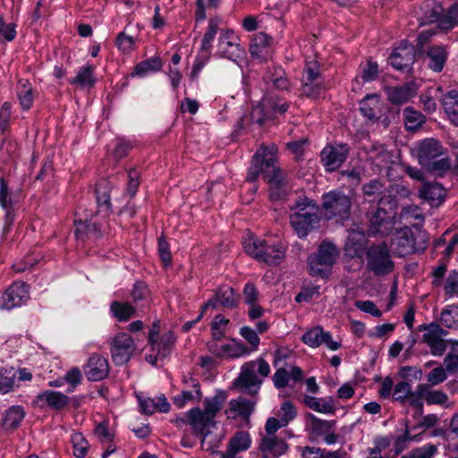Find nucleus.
I'll use <instances>...</instances> for the list:
<instances>
[{
    "instance_id": "nucleus-8",
    "label": "nucleus",
    "mask_w": 458,
    "mask_h": 458,
    "mask_svg": "<svg viewBox=\"0 0 458 458\" xmlns=\"http://www.w3.org/2000/svg\"><path fill=\"white\" fill-rule=\"evenodd\" d=\"M227 399V393L224 390H217L216 394L211 397H206L203 404L204 409L199 407L191 409L192 416H199L206 437L210 434V428L216 426L215 418L223 408Z\"/></svg>"
},
{
    "instance_id": "nucleus-42",
    "label": "nucleus",
    "mask_w": 458,
    "mask_h": 458,
    "mask_svg": "<svg viewBox=\"0 0 458 458\" xmlns=\"http://www.w3.org/2000/svg\"><path fill=\"white\" fill-rule=\"evenodd\" d=\"M404 123L410 131H417L426 122V117L412 107H406L403 110Z\"/></svg>"
},
{
    "instance_id": "nucleus-46",
    "label": "nucleus",
    "mask_w": 458,
    "mask_h": 458,
    "mask_svg": "<svg viewBox=\"0 0 458 458\" xmlns=\"http://www.w3.org/2000/svg\"><path fill=\"white\" fill-rule=\"evenodd\" d=\"M263 104L267 110V115L275 119L278 114H284L289 107V104L282 99L267 98L263 99Z\"/></svg>"
},
{
    "instance_id": "nucleus-59",
    "label": "nucleus",
    "mask_w": 458,
    "mask_h": 458,
    "mask_svg": "<svg viewBox=\"0 0 458 458\" xmlns=\"http://www.w3.org/2000/svg\"><path fill=\"white\" fill-rule=\"evenodd\" d=\"M115 44L121 52L128 54L135 48V38L122 31L117 35Z\"/></svg>"
},
{
    "instance_id": "nucleus-39",
    "label": "nucleus",
    "mask_w": 458,
    "mask_h": 458,
    "mask_svg": "<svg viewBox=\"0 0 458 458\" xmlns=\"http://www.w3.org/2000/svg\"><path fill=\"white\" fill-rule=\"evenodd\" d=\"M17 96L24 110H29L34 101L32 86L27 80H20L17 85Z\"/></svg>"
},
{
    "instance_id": "nucleus-30",
    "label": "nucleus",
    "mask_w": 458,
    "mask_h": 458,
    "mask_svg": "<svg viewBox=\"0 0 458 458\" xmlns=\"http://www.w3.org/2000/svg\"><path fill=\"white\" fill-rule=\"evenodd\" d=\"M182 382L184 384L191 383V386L195 389L194 394L191 391H182V393L173 398V403L179 408H182L188 402L192 400L199 401L202 397V393L200 391L199 382L196 378H186L183 377Z\"/></svg>"
},
{
    "instance_id": "nucleus-24",
    "label": "nucleus",
    "mask_w": 458,
    "mask_h": 458,
    "mask_svg": "<svg viewBox=\"0 0 458 458\" xmlns=\"http://www.w3.org/2000/svg\"><path fill=\"white\" fill-rule=\"evenodd\" d=\"M384 104L377 94H369L360 102V114L369 121H377L383 115Z\"/></svg>"
},
{
    "instance_id": "nucleus-36",
    "label": "nucleus",
    "mask_w": 458,
    "mask_h": 458,
    "mask_svg": "<svg viewBox=\"0 0 458 458\" xmlns=\"http://www.w3.org/2000/svg\"><path fill=\"white\" fill-rule=\"evenodd\" d=\"M162 68V62L159 57H152L137 64L131 76L144 77L150 72H156Z\"/></svg>"
},
{
    "instance_id": "nucleus-33",
    "label": "nucleus",
    "mask_w": 458,
    "mask_h": 458,
    "mask_svg": "<svg viewBox=\"0 0 458 458\" xmlns=\"http://www.w3.org/2000/svg\"><path fill=\"white\" fill-rule=\"evenodd\" d=\"M174 422L178 428H182L184 425H190L194 435L201 438L202 442H204L205 438L207 437L200 420H199V416H192L191 409L182 416L176 417Z\"/></svg>"
},
{
    "instance_id": "nucleus-40",
    "label": "nucleus",
    "mask_w": 458,
    "mask_h": 458,
    "mask_svg": "<svg viewBox=\"0 0 458 458\" xmlns=\"http://www.w3.org/2000/svg\"><path fill=\"white\" fill-rule=\"evenodd\" d=\"M254 405L255 402L239 397L229 402V411L231 413L248 418L253 412Z\"/></svg>"
},
{
    "instance_id": "nucleus-14",
    "label": "nucleus",
    "mask_w": 458,
    "mask_h": 458,
    "mask_svg": "<svg viewBox=\"0 0 458 458\" xmlns=\"http://www.w3.org/2000/svg\"><path fill=\"white\" fill-rule=\"evenodd\" d=\"M319 64L316 60L307 61L302 75V93L309 98H317L322 89Z\"/></svg>"
},
{
    "instance_id": "nucleus-43",
    "label": "nucleus",
    "mask_w": 458,
    "mask_h": 458,
    "mask_svg": "<svg viewBox=\"0 0 458 458\" xmlns=\"http://www.w3.org/2000/svg\"><path fill=\"white\" fill-rule=\"evenodd\" d=\"M266 81L278 89L284 90L289 89V81L285 75V72L280 66L274 67L273 70L268 71Z\"/></svg>"
},
{
    "instance_id": "nucleus-58",
    "label": "nucleus",
    "mask_w": 458,
    "mask_h": 458,
    "mask_svg": "<svg viewBox=\"0 0 458 458\" xmlns=\"http://www.w3.org/2000/svg\"><path fill=\"white\" fill-rule=\"evenodd\" d=\"M445 299L458 298V270H452L444 284Z\"/></svg>"
},
{
    "instance_id": "nucleus-51",
    "label": "nucleus",
    "mask_w": 458,
    "mask_h": 458,
    "mask_svg": "<svg viewBox=\"0 0 458 458\" xmlns=\"http://www.w3.org/2000/svg\"><path fill=\"white\" fill-rule=\"evenodd\" d=\"M265 163H263L262 147L254 155L251 165L248 170L247 180L249 182H255L260 174L264 175Z\"/></svg>"
},
{
    "instance_id": "nucleus-41",
    "label": "nucleus",
    "mask_w": 458,
    "mask_h": 458,
    "mask_svg": "<svg viewBox=\"0 0 458 458\" xmlns=\"http://www.w3.org/2000/svg\"><path fill=\"white\" fill-rule=\"evenodd\" d=\"M96 199L99 208L106 211L111 209L110 201V183L106 180H102L96 184Z\"/></svg>"
},
{
    "instance_id": "nucleus-17",
    "label": "nucleus",
    "mask_w": 458,
    "mask_h": 458,
    "mask_svg": "<svg viewBox=\"0 0 458 458\" xmlns=\"http://www.w3.org/2000/svg\"><path fill=\"white\" fill-rule=\"evenodd\" d=\"M17 202L14 193L9 187V182L4 177L0 178V207L5 211L4 233H7L14 219V205Z\"/></svg>"
},
{
    "instance_id": "nucleus-63",
    "label": "nucleus",
    "mask_w": 458,
    "mask_h": 458,
    "mask_svg": "<svg viewBox=\"0 0 458 458\" xmlns=\"http://www.w3.org/2000/svg\"><path fill=\"white\" fill-rule=\"evenodd\" d=\"M242 294L243 301L248 306L259 303V293L252 283H247L244 285Z\"/></svg>"
},
{
    "instance_id": "nucleus-23",
    "label": "nucleus",
    "mask_w": 458,
    "mask_h": 458,
    "mask_svg": "<svg viewBox=\"0 0 458 458\" xmlns=\"http://www.w3.org/2000/svg\"><path fill=\"white\" fill-rule=\"evenodd\" d=\"M443 8L440 4L436 3H427L425 4L424 15L420 18V25L428 23L437 22V27L442 30H449L454 26L445 27L444 21H450L449 14L451 13V7L448 9L446 13L442 14Z\"/></svg>"
},
{
    "instance_id": "nucleus-19",
    "label": "nucleus",
    "mask_w": 458,
    "mask_h": 458,
    "mask_svg": "<svg viewBox=\"0 0 458 458\" xmlns=\"http://www.w3.org/2000/svg\"><path fill=\"white\" fill-rule=\"evenodd\" d=\"M415 60V50L411 44L402 42L389 56L391 65L399 71L409 69Z\"/></svg>"
},
{
    "instance_id": "nucleus-7",
    "label": "nucleus",
    "mask_w": 458,
    "mask_h": 458,
    "mask_svg": "<svg viewBox=\"0 0 458 458\" xmlns=\"http://www.w3.org/2000/svg\"><path fill=\"white\" fill-rule=\"evenodd\" d=\"M352 200L342 191H331L322 195L321 209L328 219L344 221L351 214Z\"/></svg>"
},
{
    "instance_id": "nucleus-20",
    "label": "nucleus",
    "mask_w": 458,
    "mask_h": 458,
    "mask_svg": "<svg viewBox=\"0 0 458 458\" xmlns=\"http://www.w3.org/2000/svg\"><path fill=\"white\" fill-rule=\"evenodd\" d=\"M84 373L89 381H100L109 373L107 360L98 353H93L84 366Z\"/></svg>"
},
{
    "instance_id": "nucleus-26",
    "label": "nucleus",
    "mask_w": 458,
    "mask_h": 458,
    "mask_svg": "<svg viewBox=\"0 0 458 458\" xmlns=\"http://www.w3.org/2000/svg\"><path fill=\"white\" fill-rule=\"evenodd\" d=\"M419 196L432 208H438L445 199L446 190L440 183L426 182L420 189Z\"/></svg>"
},
{
    "instance_id": "nucleus-32",
    "label": "nucleus",
    "mask_w": 458,
    "mask_h": 458,
    "mask_svg": "<svg viewBox=\"0 0 458 458\" xmlns=\"http://www.w3.org/2000/svg\"><path fill=\"white\" fill-rule=\"evenodd\" d=\"M426 56L428 59V66L436 72H440L447 59V52L441 46L430 47Z\"/></svg>"
},
{
    "instance_id": "nucleus-25",
    "label": "nucleus",
    "mask_w": 458,
    "mask_h": 458,
    "mask_svg": "<svg viewBox=\"0 0 458 458\" xmlns=\"http://www.w3.org/2000/svg\"><path fill=\"white\" fill-rule=\"evenodd\" d=\"M259 449L263 454V458H278L286 453L288 445L284 440L276 436H264Z\"/></svg>"
},
{
    "instance_id": "nucleus-57",
    "label": "nucleus",
    "mask_w": 458,
    "mask_h": 458,
    "mask_svg": "<svg viewBox=\"0 0 458 458\" xmlns=\"http://www.w3.org/2000/svg\"><path fill=\"white\" fill-rule=\"evenodd\" d=\"M218 24H219V20L217 18H212L209 20L207 31L205 32L203 38H202V44H201L202 50L208 51L212 47V42H213V40L217 33V30H218Z\"/></svg>"
},
{
    "instance_id": "nucleus-48",
    "label": "nucleus",
    "mask_w": 458,
    "mask_h": 458,
    "mask_svg": "<svg viewBox=\"0 0 458 458\" xmlns=\"http://www.w3.org/2000/svg\"><path fill=\"white\" fill-rule=\"evenodd\" d=\"M216 293L219 301V304L226 309H233L237 306L234 290L228 285L220 286Z\"/></svg>"
},
{
    "instance_id": "nucleus-64",
    "label": "nucleus",
    "mask_w": 458,
    "mask_h": 458,
    "mask_svg": "<svg viewBox=\"0 0 458 458\" xmlns=\"http://www.w3.org/2000/svg\"><path fill=\"white\" fill-rule=\"evenodd\" d=\"M437 452V447L433 445H424L417 448L402 458H432Z\"/></svg>"
},
{
    "instance_id": "nucleus-60",
    "label": "nucleus",
    "mask_w": 458,
    "mask_h": 458,
    "mask_svg": "<svg viewBox=\"0 0 458 458\" xmlns=\"http://www.w3.org/2000/svg\"><path fill=\"white\" fill-rule=\"evenodd\" d=\"M384 189V182L378 179H373L362 186V192L367 197H377L383 193Z\"/></svg>"
},
{
    "instance_id": "nucleus-35",
    "label": "nucleus",
    "mask_w": 458,
    "mask_h": 458,
    "mask_svg": "<svg viewBox=\"0 0 458 458\" xmlns=\"http://www.w3.org/2000/svg\"><path fill=\"white\" fill-rule=\"evenodd\" d=\"M71 84H76L81 89L92 88L96 83L94 78V67L92 65H87L81 67L77 75L70 81Z\"/></svg>"
},
{
    "instance_id": "nucleus-4",
    "label": "nucleus",
    "mask_w": 458,
    "mask_h": 458,
    "mask_svg": "<svg viewBox=\"0 0 458 458\" xmlns=\"http://www.w3.org/2000/svg\"><path fill=\"white\" fill-rule=\"evenodd\" d=\"M270 373L269 364L262 358L245 362L238 377L234 379V388L244 391L251 395L259 393L263 383V377Z\"/></svg>"
},
{
    "instance_id": "nucleus-50",
    "label": "nucleus",
    "mask_w": 458,
    "mask_h": 458,
    "mask_svg": "<svg viewBox=\"0 0 458 458\" xmlns=\"http://www.w3.org/2000/svg\"><path fill=\"white\" fill-rule=\"evenodd\" d=\"M414 394L415 390L412 391L411 384L406 381H401L394 386V398L402 404L409 402L411 406L412 395Z\"/></svg>"
},
{
    "instance_id": "nucleus-38",
    "label": "nucleus",
    "mask_w": 458,
    "mask_h": 458,
    "mask_svg": "<svg viewBox=\"0 0 458 458\" xmlns=\"http://www.w3.org/2000/svg\"><path fill=\"white\" fill-rule=\"evenodd\" d=\"M303 402L307 407L320 413L328 414L334 413L335 411V406L331 399L326 400L311 395H306Z\"/></svg>"
},
{
    "instance_id": "nucleus-37",
    "label": "nucleus",
    "mask_w": 458,
    "mask_h": 458,
    "mask_svg": "<svg viewBox=\"0 0 458 458\" xmlns=\"http://www.w3.org/2000/svg\"><path fill=\"white\" fill-rule=\"evenodd\" d=\"M176 337L172 331H167L162 335L160 339L157 340L152 345L153 350H157V356L165 358L171 352V350L175 343Z\"/></svg>"
},
{
    "instance_id": "nucleus-18",
    "label": "nucleus",
    "mask_w": 458,
    "mask_h": 458,
    "mask_svg": "<svg viewBox=\"0 0 458 458\" xmlns=\"http://www.w3.org/2000/svg\"><path fill=\"white\" fill-rule=\"evenodd\" d=\"M274 52L273 38L264 32L255 34L250 45V54L253 58L267 62Z\"/></svg>"
},
{
    "instance_id": "nucleus-5",
    "label": "nucleus",
    "mask_w": 458,
    "mask_h": 458,
    "mask_svg": "<svg viewBox=\"0 0 458 458\" xmlns=\"http://www.w3.org/2000/svg\"><path fill=\"white\" fill-rule=\"evenodd\" d=\"M263 163H265L264 179L270 184L272 195L280 198L284 194V188L285 187L286 174L282 171L277 163L276 148L272 145L270 147L262 146Z\"/></svg>"
},
{
    "instance_id": "nucleus-11",
    "label": "nucleus",
    "mask_w": 458,
    "mask_h": 458,
    "mask_svg": "<svg viewBox=\"0 0 458 458\" xmlns=\"http://www.w3.org/2000/svg\"><path fill=\"white\" fill-rule=\"evenodd\" d=\"M351 148L346 143L327 144L320 153V161L326 171L337 170L347 159Z\"/></svg>"
},
{
    "instance_id": "nucleus-13",
    "label": "nucleus",
    "mask_w": 458,
    "mask_h": 458,
    "mask_svg": "<svg viewBox=\"0 0 458 458\" xmlns=\"http://www.w3.org/2000/svg\"><path fill=\"white\" fill-rule=\"evenodd\" d=\"M136 350L132 337L127 333H119L111 342V357L117 365H123L129 361Z\"/></svg>"
},
{
    "instance_id": "nucleus-16",
    "label": "nucleus",
    "mask_w": 458,
    "mask_h": 458,
    "mask_svg": "<svg viewBox=\"0 0 458 458\" xmlns=\"http://www.w3.org/2000/svg\"><path fill=\"white\" fill-rule=\"evenodd\" d=\"M237 36L230 30L219 37L217 53L220 56L236 62L244 56L245 51L238 42Z\"/></svg>"
},
{
    "instance_id": "nucleus-9",
    "label": "nucleus",
    "mask_w": 458,
    "mask_h": 458,
    "mask_svg": "<svg viewBox=\"0 0 458 458\" xmlns=\"http://www.w3.org/2000/svg\"><path fill=\"white\" fill-rule=\"evenodd\" d=\"M367 267L377 276L388 275L393 271L394 262L385 243L374 244L368 249Z\"/></svg>"
},
{
    "instance_id": "nucleus-49",
    "label": "nucleus",
    "mask_w": 458,
    "mask_h": 458,
    "mask_svg": "<svg viewBox=\"0 0 458 458\" xmlns=\"http://www.w3.org/2000/svg\"><path fill=\"white\" fill-rule=\"evenodd\" d=\"M131 297L136 305L140 304V307L148 305L149 301V291L147 284L144 282H136L131 292Z\"/></svg>"
},
{
    "instance_id": "nucleus-45",
    "label": "nucleus",
    "mask_w": 458,
    "mask_h": 458,
    "mask_svg": "<svg viewBox=\"0 0 458 458\" xmlns=\"http://www.w3.org/2000/svg\"><path fill=\"white\" fill-rule=\"evenodd\" d=\"M251 439L246 431H237L229 440L227 446L236 453L244 452L250 447Z\"/></svg>"
},
{
    "instance_id": "nucleus-10",
    "label": "nucleus",
    "mask_w": 458,
    "mask_h": 458,
    "mask_svg": "<svg viewBox=\"0 0 458 458\" xmlns=\"http://www.w3.org/2000/svg\"><path fill=\"white\" fill-rule=\"evenodd\" d=\"M419 331H424L423 342L429 347L430 352L434 356H442L447 347L446 341L444 337L447 332L437 323L428 325H420L418 327Z\"/></svg>"
},
{
    "instance_id": "nucleus-62",
    "label": "nucleus",
    "mask_w": 458,
    "mask_h": 458,
    "mask_svg": "<svg viewBox=\"0 0 458 458\" xmlns=\"http://www.w3.org/2000/svg\"><path fill=\"white\" fill-rule=\"evenodd\" d=\"M73 454L77 458H84L88 451V442L81 433H75L72 436Z\"/></svg>"
},
{
    "instance_id": "nucleus-34",
    "label": "nucleus",
    "mask_w": 458,
    "mask_h": 458,
    "mask_svg": "<svg viewBox=\"0 0 458 458\" xmlns=\"http://www.w3.org/2000/svg\"><path fill=\"white\" fill-rule=\"evenodd\" d=\"M110 311L118 321H128L136 313V308L130 302L114 301L110 305Z\"/></svg>"
},
{
    "instance_id": "nucleus-56",
    "label": "nucleus",
    "mask_w": 458,
    "mask_h": 458,
    "mask_svg": "<svg viewBox=\"0 0 458 458\" xmlns=\"http://www.w3.org/2000/svg\"><path fill=\"white\" fill-rule=\"evenodd\" d=\"M323 333L321 327H315L302 335L301 341L310 347L317 348L323 344Z\"/></svg>"
},
{
    "instance_id": "nucleus-21",
    "label": "nucleus",
    "mask_w": 458,
    "mask_h": 458,
    "mask_svg": "<svg viewBox=\"0 0 458 458\" xmlns=\"http://www.w3.org/2000/svg\"><path fill=\"white\" fill-rule=\"evenodd\" d=\"M444 147L435 139L423 140L418 146L417 157L420 165L423 167L430 161L438 158L444 154Z\"/></svg>"
},
{
    "instance_id": "nucleus-31",
    "label": "nucleus",
    "mask_w": 458,
    "mask_h": 458,
    "mask_svg": "<svg viewBox=\"0 0 458 458\" xmlns=\"http://www.w3.org/2000/svg\"><path fill=\"white\" fill-rule=\"evenodd\" d=\"M441 103L450 122L458 126V90L447 91L442 96Z\"/></svg>"
},
{
    "instance_id": "nucleus-2",
    "label": "nucleus",
    "mask_w": 458,
    "mask_h": 458,
    "mask_svg": "<svg viewBox=\"0 0 458 458\" xmlns=\"http://www.w3.org/2000/svg\"><path fill=\"white\" fill-rule=\"evenodd\" d=\"M246 253L267 265L280 264L285 257V246L276 237L250 236L243 242Z\"/></svg>"
},
{
    "instance_id": "nucleus-12",
    "label": "nucleus",
    "mask_w": 458,
    "mask_h": 458,
    "mask_svg": "<svg viewBox=\"0 0 458 458\" xmlns=\"http://www.w3.org/2000/svg\"><path fill=\"white\" fill-rule=\"evenodd\" d=\"M423 401L428 404H445L448 401L445 393L440 390H432L428 384H420L412 395L411 406L417 410V414L423 413Z\"/></svg>"
},
{
    "instance_id": "nucleus-6",
    "label": "nucleus",
    "mask_w": 458,
    "mask_h": 458,
    "mask_svg": "<svg viewBox=\"0 0 458 458\" xmlns=\"http://www.w3.org/2000/svg\"><path fill=\"white\" fill-rule=\"evenodd\" d=\"M338 256L339 251L334 244L323 242L317 252L308 259L310 275L321 278L327 277Z\"/></svg>"
},
{
    "instance_id": "nucleus-28",
    "label": "nucleus",
    "mask_w": 458,
    "mask_h": 458,
    "mask_svg": "<svg viewBox=\"0 0 458 458\" xmlns=\"http://www.w3.org/2000/svg\"><path fill=\"white\" fill-rule=\"evenodd\" d=\"M417 89L412 82L404 83L402 86L386 87L387 99L394 105H403L415 96Z\"/></svg>"
},
{
    "instance_id": "nucleus-61",
    "label": "nucleus",
    "mask_w": 458,
    "mask_h": 458,
    "mask_svg": "<svg viewBox=\"0 0 458 458\" xmlns=\"http://www.w3.org/2000/svg\"><path fill=\"white\" fill-rule=\"evenodd\" d=\"M158 255L163 264L167 267L171 265L172 254L169 243L166 242L165 235L162 233L158 237Z\"/></svg>"
},
{
    "instance_id": "nucleus-22",
    "label": "nucleus",
    "mask_w": 458,
    "mask_h": 458,
    "mask_svg": "<svg viewBox=\"0 0 458 458\" xmlns=\"http://www.w3.org/2000/svg\"><path fill=\"white\" fill-rule=\"evenodd\" d=\"M391 245L394 253L400 257H404L416 250L413 233L408 227H404L396 233L392 239Z\"/></svg>"
},
{
    "instance_id": "nucleus-1",
    "label": "nucleus",
    "mask_w": 458,
    "mask_h": 458,
    "mask_svg": "<svg viewBox=\"0 0 458 458\" xmlns=\"http://www.w3.org/2000/svg\"><path fill=\"white\" fill-rule=\"evenodd\" d=\"M291 211L290 224L300 238H306L311 231L318 227L319 208L316 201L307 197H300Z\"/></svg>"
},
{
    "instance_id": "nucleus-52",
    "label": "nucleus",
    "mask_w": 458,
    "mask_h": 458,
    "mask_svg": "<svg viewBox=\"0 0 458 458\" xmlns=\"http://www.w3.org/2000/svg\"><path fill=\"white\" fill-rule=\"evenodd\" d=\"M223 358L236 359L250 353V350L242 343L233 340L231 344H223Z\"/></svg>"
},
{
    "instance_id": "nucleus-27",
    "label": "nucleus",
    "mask_w": 458,
    "mask_h": 458,
    "mask_svg": "<svg viewBox=\"0 0 458 458\" xmlns=\"http://www.w3.org/2000/svg\"><path fill=\"white\" fill-rule=\"evenodd\" d=\"M35 402L38 405L46 403L53 410L61 411L69 404L70 398L59 391L45 390L37 395Z\"/></svg>"
},
{
    "instance_id": "nucleus-29",
    "label": "nucleus",
    "mask_w": 458,
    "mask_h": 458,
    "mask_svg": "<svg viewBox=\"0 0 458 458\" xmlns=\"http://www.w3.org/2000/svg\"><path fill=\"white\" fill-rule=\"evenodd\" d=\"M89 216H86L85 219H75L74 225L76 226L75 235L77 239L84 240V238L98 239L102 236V231L100 225L89 220Z\"/></svg>"
},
{
    "instance_id": "nucleus-47",
    "label": "nucleus",
    "mask_w": 458,
    "mask_h": 458,
    "mask_svg": "<svg viewBox=\"0 0 458 458\" xmlns=\"http://www.w3.org/2000/svg\"><path fill=\"white\" fill-rule=\"evenodd\" d=\"M423 168L429 174L440 177L445 174L447 171H453L449 157L436 158L423 166Z\"/></svg>"
},
{
    "instance_id": "nucleus-54",
    "label": "nucleus",
    "mask_w": 458,
    "mask_h": 458,
    "mask_svg": "<svg viewBox=\"0 0 458 458\" xmlns=\"http://www.w3.org/2000/svg\"><path fill=\"white\" fill-rule=\"evenodd\" d=\"M24 416V409L20 405H13L7 410L4 419V423L8 428H17Z\"/></svg>"
},
{
    "instance_id": "nucleus-55",
    "label": "nucleus",
    "mask_w": 458,
    "mask_h": 458,
    "mask_svg": "<svg viewBox=\"0 0 458 458\" xmlns=\"http://www.w3.org/2000/svg\"><path fill=\"white\" fill-rule=\"evenodd\" d=\"M309 418L310 420L312 432L317 437L325 436L335 425V420H321L313 414H310Z\"/></svg>"
},
{
    "instance_id": "nucleus-53",
    "label": "nucleus",
    "mask_w": 458,
    "mask_h": 458,
    "mask_svg": "<svg viewBox=\"0 0 458 458\" xmlns=\"http://www.w3.org/2000/svg\"><path fill=\"white\" fill-rule=\"evenodd\" d=\"M441 323L452 329H458V304L446 306L441 312Z\"/></svg>"
},
{
    "instance_id": "nucleus-44",
    "label": "nucleus",
    "mask_w": 458,
    "mask_h": 458,
    "mask_svg": "<svg viewBox=\"0 0 458 458\" xmlns=\"http://www.w3.org/2000/svg\"><path fill=\"white\" fill-rule=\"evenodd\" d=\"M17 372L13 369L3 368L0 369V394L12 392L16 386Z\"/></svg>"
},
{
    "instance_id": "nucleus-15",
    "label": "nucleus",
    "mask_w": 458,
    "mask_h": 458,
    "mask_svg": "<svg viewBox=\"0 0 458 458\" xmlns=\"http://www.w3.org/2000/svg\"><path fill=\"white\" fill-rule=\"evenodd\" d=\"M29 298V285L21 281L14 282L3 293L0 308L9 310L20 307Z\"/></svg>"
},
{
    "instance_id": "nucleus-3",
    "label": "nucleus",
    "mask_w": 458,
    "mask_h": 458,
    "mask_svg": "<svg viewBox=\"0 0 458 458\" xmlns=\"http://www.w3.org/2000/svg\"><path fill=\"white\" fill-rule=\"evenodd\" d=\"M396 208L397 200L394 196L382 195L378 199L377 209L369 216V235H389L394 227Z\"/></svg>"
}]
</instances>
